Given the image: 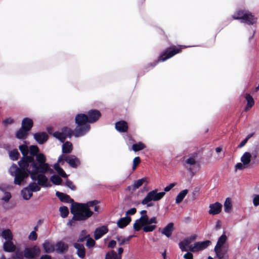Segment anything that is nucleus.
<instances>
[{
  "label": "nucleus",
  "instance_id": "nucleus-6",
  "mask_svg": "<svg viewBox=\"0 0 259 259\" xmlns=\"http://www.w3.org/2000/svg\"><path fill=\"white\" fill-rule=\"evenodd\" d=\"M157 191V189H155L148 193L146 196L142 200L141 203L143 205L147 204L148 207L153 206L154 204L150 202L151 201H159L165 194V192L158 193Z\"/></svg>",
  "mask_w": 259,
  "mask_h": 259
},
{
  "label": "nucleus",
  "instance_id": "nucleus-30",
  "mask_svg": "<svg viewBox=\"0 0 259 259\" xmlns=\"http://www.w3.org/2000/svg\"><path fill=\"white\" fill-rule=\"evenodd\" d=\"M252 163L256 164L259 162V144L256 146L252 153Z\"/></svg>",
  "mask_w": 259,
  "mask_h": 259
},
{
  "label": "nucleus",
  "instance_id": "nucleus-51",
  "mask_svg": "<svg viewBox=\"0 0 259 259\" xmlns=\"http://www.w3.org/2000/svg\"><path fill=\"white\" fill-rule=\"evenodd\" d=\"M86 233H87V232H86V231L85 230H82L81 232V233L80 234V236H79V238L77 240V242H83L85 240L86 238L89 237H90V235H88L86 236L85 235Z\"/></svg>",
  "mask_w": 259,
  "mask_h": 259
},
{
  "label": "nucleus",
  "instance_id": "nucleus-42",
  "mask_svg": "<svg viewBox=\"0 0 259 259\" xmlns=\"http://www.w3.org/2000/svg\"><path fill=\"white\" fill-rule=\"evenodd\" d=\"M146 148V145L142 142H139L138 143L134 144L132 146V150L135 152H138L143 150Z\"/></svg>",
  "mask_w": 259,
  "mask_h": 259
},
{
  "label": "nucleus",
  "instance_id": "nucleus-22",
  "mask_svg": "<svg viewBox=\"0 0 259 259\" xmlns=\"http://www.w3.org/2000/svg\"><path fill=\"white\" fill-rule=\"evenodd\" d=\"M87 207H85L84 204H79L77 203L73 202L71 207V212L74 214L77 212H80L82 210H84L85 209H88Z\"/></svg>",
  "mask_w": 259,
  "mask_h": 259
},
{
  "label": "nucleus",
  "instance_id": "nucleus-39",
  "mask_svg": "<svg viewBox=\"0 0 259 259\" xmlns=\"http://www.w3.org/2000/svg\"><path fill=\"white\" fill-rule=\"evenodd\" d=\"M54 167L60 176L64 178H66L67 177V174L63 170V169L60 166V165L58 163H55L54 164Z\"/></svg>",
  "mask_w": 259,
  "mask_h": 259
},
{
  "label": "nucleus",
  "instance_id": "nucleus-44",
  "mask_svg": "<svg viewBox=\"0 0 259 259\" xmlns=\"http://www.w3.org/2000/svg\"><path fill=\"white\" fill-rule=\"evenodd\" d=\"M197 156V153L195 152L193 153L191 157L188 158L186 161L185 163L190 165H195L196 163L195 160L196 157Z\"/></svg>",
  "mask_w": 259,
  "mask_h": 259
},
{
  "label": "nucleus",
  "instance_id": "nucleus-10",
  "mask_svg": "<svg viewBox=\"0 0 259 259\" xmlns=\"http://www.w3.org/2000/svg\"><path fill=\"white\" fill-rule=\"evenodd\" d=\"M19 149L23 155L19 163L29 164L30 162H33V159L31 157H28L29 149L27 145H21L19 146Z\"/></svg>",
  "mask_w": 259,
  "mask_h": 259
},
{
  "label": "nucleus",
  "instance_id": "nucleus-8",
  "mask_svg": "<svg viewBox=\"0 0 259 259\" xmlns=\"http://www.w3.org/2000/svg\"><path fill=\"white\" fill-rule=\"evenodd\" d=\"M64 161L67 162L73 168H76L80 164L79 159L73 155H66L62 154L59 156L58 162L61 163L63 164Z\"/></svg>",
  "mask_w": 259,
  "mask_h": 259
},
{
  "label": "nucleus",
  "instance_id": "nucleus-43",
  "mask_svg": "<svg viewBox=\"0 0 259 259\" xmlns=\"http://www.w3.org/2000/svg\"><path fill=\"white\" fill-rule=\"evenodd\" d=\"M20 156V154L17 149H13L9 151V157L10 159L13 161H15L18 159Z\"/></svg>",
  "mask_w": 259,
  "mask_h": 259
},
{
  "label": "nucleus",
  "instance_id": "nucleus-34",
  "mask_svg": "<svg viewBox=\"0 0 259 259\" xmlns=\"http://www.w3.org/2000/svg\"><path fill=\"white\" fill-rule=\"evenodd\" d=\"M247 10L239 9L237 10L233 15H232V18L234 20H242L244 15Z\"/></svg>",
  "mask_w": 259,
  "mask_h": 259
},
{
  "label": "nucleus",
  "instance_id": "nucleus-31",
  "mask_svg": "<svg viewBox=\"0 0 259 259\" xmlns=\"http://www.w3.org/2000/svg\"><path fill=\"white\" fill-rule=\"evenodd\" d=\"M214 251L218 259H223L227 252V249L224 247H220L217 249L214 247Z\"/></svg>",
  "mask_w": 259,
  "mask_h": 259
},
{
  "label": "nucleus",
  "instance_id": "nucleus-38",
  "mask_svg": "<svg viewBox=\"0 0 259 259\" xmlns=\"http://www.w3.org/2000/svg\"><path fill=\"white\" fill-rule=\"evenodd\" d=\"M146 182H147V178H146L134 181L133 183V191H135L137 189L139 188Z\"/></svg>",
  "mask_w": 259,
  "mask_h": 259
},
{
  "label": "nucleus",
  "instance_id": "nucleus-29",
  "mask_svg": "<svg viewBox=\"0 0 259 259\" xmlns=\"http://www.w3.org/2000/svg\"><path fill=\"white\" fill-rule=\"evenodd\" d=\"M42 247L45 252L47 253L53 252L55 250L54 245L48 240L44 242L42 244Z\"/></svg>",
  "mask_w": 259,
  "mask_h": 259
},
{
  "label": "nucleus",
  "instance_id": "nucleus-54",
  "mask_svg": "<svg viewBox=\"0 0 259 259\" xmlns=\"http://www.w3.org/2000/svg\"><path fill=\"white\" fill-rule=\"evenodd\" d=\"M95 241L92 238H90V237H88L87 240L86 245L89 248L93 247L95 245Z\"/></svg>",
  "mask_w": 259,
  "mask_h": 259
},
{
  "label": "nucleus",
  "instance_id": "nucleus-27",
  "mask_svg": "<svg viewBox=\"0 0 259 259\" xmlns=\"http://www.w3.org/2000/svg\"><path fill=\"white\" fill-rule=\"evenodd\" d=\"M241 161L243 163L244 165L248 166V164L251 162L252 163V155L249 152H246L241 157Z\"/></svg>",
  "mask_w": 259,
  "mask_h": 259
},
{
  "label": "nucleus",
  "instance_id": "nucleus-63",
  "mask_svg": "<svg viewBox=\"0 0 259 259\" xmlns=\"http://www.w3.org/2000/svg\"><path fill=\"white\" fill-rule=\"evenodd\" d=\"M253 203L255 206L259 205V195H257L254 197L253 200Z\"/></svg>",
  "mask_w": 259,
  "mask_h": 259
},
{
  "label": "nucleus",
  "instance_id": "nucleus-28",
  "mask_svg": "<svg viewBox=\"0 0 259 259\" xmlns=\"http://www.w3.org/2000/svg\"><path fill=\"white\" fill-rule=\"evenodd\" d=\"M131 220L130 217L120 218L117 223V226L120 228H124L130 223Z\"/></svg>",
  "mask_w": 259,
  "mask_h": 259
},
{
  "label": "nucleus",
  "instance_id": "nucleus-20",
  "mask_svg": "<svg viewBox=\"0 0 259 259\" xmlns=\"http://www.w3.org/2000/svg\"><path fill=\"white\" fill-rule=\"evenodd\" d=\"M56 195L58 197L61 202L66 203L74 202L73 199L71 198L70 196L66 194L57 191L56 193Z\"/></svg>",
  "mask_w": 259,
  "mask_h": 259
},
{
  "label": "nucleus",
  "instance_id": "nucleus-35",
  "mask_svg": "<svg viewBox=\"0 0 259 259\" xmlns=\"http://www.w3.org/2000/svg\"><path fill=\"white\" fill-rule=\"evenodd\" d=\"M227 237L225 233L223 234L218 239L217 244L215 246L216 249L220 247H223L224 244L226 243Z\"/></svg>",
  "mask_w": 259,
  "mask_h": 259
},
{
  "label": "nucleus",
  "instance_id": "nucleus-47",
  "mask_svg": "<svg viewBox=\"0 0 259 259\" xmlns=\"http://www.w3.org/2000/svg\"><path fill=\"white\" fill-rule=\"evenodd\" d=\"M60 215L63 218H66L69 214V210L67 207L63 206L59 208Z\"/></svg>",
  "mask_w": 259,
  "mask_h": 259
},
{
  "label": "nucleus",
  "instance_id": "nucleus-33",
  "mask_svg": "<svg viewBox=\"0 0 259 259\" xmlns=\"http://www.w3.org/2000/svg\"><path fill=\"white\" fill-rule=\"evenodd\" d=\"M28 135V132L21 127L16 133V137L18 139H26Z\"/></svg>",
  "mask_w": 259,
  "mask_h": 259
},
{
  "label": "nucleus",
  "instance_id": "nucleus-24",
  "mask_svg": "<svg viewBox=\"0 0 259 259\" xmlns=\"http://www.w3.org/2000/svg\"><path fill=\"white\" fill-rule=\"evenodd\" d=\"M74 247L77 249V254L80 258H83L85 255V249L83 244L75 243Z\"/></svg>",
  "mask_w": 259,
  "mask_h": 259
},
{
  "label": "nucleus",
  "instance_id": "nucleus-1",
  "mask_svg": "<svg viewBox=\"0 0 259 259\" xmlns=\"http://www.w3.org/2000/svg\"><path fill=\"white\" fill-rule=\"evenodd\" d=\"M40 164L36 166L33 163L30 167L28 170L31 179L33 181H37V184L44 187L51 186L48 184V179L45 175L48 172L50 173L53 172V170L50 167L49 163L42 164V162L40 161Z\"/></svg>",
  "mask_w": 259,
  "mask_h": 259
},
{
  "label": "nucleus",
  "instance_id": "nucleus-60",
  "mask_svg": "<svg viewBox=\"0 0 259 259\" xmlns=\"http://www.w3.org/2000/svg\"><path fill=\"white\" fill-rule=\"evenodd\" d=\"M11 197V195L10 192H6L5 194L4 197L2 198L3 200L6 202H8Z\"/></svg>",
  "mask_w": 259,
  "mask_h": 259
},
{
  "label": "nucleus",
  "instance_id": "nucleus-57",
  "mask_svg": "<svg viewBox=\"0 0 259 259\" xmlns=\"http://www.w3.org/2000/svg\"><path fill=\"white\" fill-rule=\"evenodd\" d=\"M28 238L31 240L35 241L37 238V234L35 231H33L29 234Z\"/></svg>",
  "mask_w": 259,
  "mask_h": 259
},
{
  "label": "nucleus",
  "instance_id": "nucleus-62",
  "mask_svg": "<svg viewBox=\"0 0 259 259\" xmlns=\"http://www.w3.org/2000/svg\"><path fill=\"white\" fill-rule=\"evenodd\" d=\"M137 209L136 208H132L128 210L126 212V214L127 215H134L136 213Z\"/></svg>",
  "mask_w": 259,
  "mask_h": 259
},
{
  "label": "nucleus",
  "instance_id": "nucleus-15",
  "mask_svg": "<svg viewBox=\"0 0 259 259\" xmlns=\"http://www.w3.org/2000/svg\"><path fill=\"white\" fill-rule=\"evenodd\" d=\"M210 209L208 213L210 214L215 215L219 214L222 210V205L219 202H216L214 203L209 205Z\"/></svg>",
  "mask_w": 259,
  "mask_h": 259
},
{
  "label": "nucleus",
  "instance_id": "nucleus-59",
  "mask_svg": "<svg viewBox=\"0 0 259 259\" xmlns=\"http://www.w3.org/2000/svg\"><path fill=\"white\" fill-rule=\"evenodd\" d=\"M235 170H242L245 168L247 167V166L244 165L243 163H237L235 165Z\"/></svg>",
  "mask_w": 259,
  "mask_h": 259
},
{
  "label": "nucleus",
  "instance_id": "nucleus-23",
  "mask_svg": "<svg viewBox=\"0 0 259 259\" xmlns=\"http://www.w3.org/2000/svg\"><path fill=\"white\" fill-rule=\"evenodd\" d=\"M244 98L247 101V104L244 108V111L247 112L254 105V101L252 97L248 93L245 94Z\"/></svg>",
  "mask_w": 259,
  "mask_h": 259
},
{
  "label": "nucleus",
  "instance_id": "nucleus-12",
  "mask_svg": "<svg viewBox=\"0 0 259 259\" xmlns=\"http://www.w3.org/2000/svg\"><path fill=\"white\" fill-rule=\"evenodd\" d=\"M257 18L255 17L250 12L247 11L244 15L242 22L249 25L256 24Z\"/></svg>",
  "mask_w": 259,
  "mask_h": 259
},
{
  "label": "nucleus",
  "instance_id": "nucleus-19",
  "mask_svg": "<svg viewBox=\"0 0 259 259\" xmlns=\"http://www.w3.org/2000/svg\"><path fill=\"white\" fill-rule=\"evenodd\" d=\"M21 124L22 128L29 132L33 127V122L31 119L25 117L22 120Z\"/></svg>",
  "mask_w": 259,
  "mask_h": 259
},
{
  "label": "nucleus",
  "instance_id": "nucleus-21",
  "mask_svg": "<svg viewBox=\"0 0 259 259\" xmlns=\"http://www.w3.org/2000/svg\"><path fill=\"white\" fill-rule=\"evenodd\" d=\"M174 230V224L169 223L163 229L161 233L169 238L171 236Z\"/></svg>",
  "mask_w": 259,
  "mask_h": 259
},
{
  "label": "nucleus",
  "instance_id": "nucleus-36",
  "mask_svg": "<svg viewBox=\"0 0 259 259\" xmlns=\"http://www.w3.org/2000/svg\"><path fill=\"white\" fill-rule=\"evenodd\" d=\"M188 193V190L187 189H185L181 191L176 197V203L177 204L180 203L183 201Z\"/></svg>",
  "mask_w": 259,
  "mask_h": 259
},
{
  "label": "nucleus",
  "instance_id": "nucleus-37",
  "mask_svg": "<svg viewBox=\"0 0 259 259\" xmlns=\"http://www.w3.org/2000/svg\"><path fill=\"white\" fill-rule=\"evenodd\" d=\"M132 237L133 236H130L127 238H123L122 236H118L116 237V239L118 242L119 245L122 246L124 244H128Z\"/></svg>",
  "mask_w": 259,
  "mask_h": 259
},
{
  "label": "nucleus",
  "instance_id": "nucleus-9",
  "mask_svg": "<svg viewBox=\"0 0 259 259\" xmlns=\"http://www.w3.org/2000/svg\"><path fill=\"white\" fill-rule=\"evenodd\" d=\"M40 252L39 247L34 245L32 247L26 248L24 251V256L27 259H35L39 256Z\"/></svg>",
  "mask_w": 259,
  "mask_h": 259
},
{
  "label": "nucleus",
  "instance_id": "nucleus-32",
  "mask_svg": "<svg viewBox=\"0 0 259 259\" xmlns=\"http://www.w3.org/2000/svg\"><path fill=\"white\" fill-rule=\"evenodd\" d=\"M73 150V146L71 142L67 141L64 142L62 146V152L64 154L70 153Z\"/></svg>",
  "mask_w": 259,
  "mask_h": 259
},
{
  "label": "nucleus",
  "instance_id": "nucleus-53",
  "mask_svg": "<svg viewBox=\"0 0 259 259\" xmlns=\"http://www.w3.org/2000/svg\"><path fill=\"white\" fill-rule=\"evenodd\" d=\"M141 160L140 157H136L133 160V170H135L137 166L140 163Z\"/></svg>",
  "mask_w": 259,
  "mask_h": 259
},
{
  "label": "nucleus",
  "instance_id": "nucleus-50",
  "mask_svg": "<svg viewBox=\"0 0 259 259\" xmlns=\"http://www.w3.org/2000/svg\"><path fill=\"white\" fill-rule=\"evenodd\" d=\"M105 259H118V255L115 251L112 250L106 253Z\"/></svg>",
  "mask_w": 259,
  "mask_h": 259
},
{
  "label": "nucleus",
  "instance_id": "nucleus-52",
  "mask_svg": "<svg viewBox=\"0 0 259 259\" xmlns=\"http://www.w3.org/2000/svg\"><path fill=\"white\" fill-rule=\"evenodd\" d=\"M156 228L155 225H146L143 227V230L145 232H150L153 231Z\"/></svg>",
  "mask_w": 259,
  "mask_h": 259
},
{
  "label": "nucleus",
  "instance_id": "nucleus-41",
  "mask_svg": "<svg viewBox=\"0 0 259 259\" xmlns=\"http://www.w3.org/2000/svg\"><path fill=\"white\" fill-rule=\"evenodd\" d=\"M2 236L7 241L13 240V234L9 229L4 230L2 233Z\"/></svg>",
  "mask_w": 259,
  "mask_h": 259
},
{
  "label": "nucleus",
  "instance_id": "nucleus-17",
  "mask_svg": "<svg viewBox=\"0 0 259 259\" xmlns=\"http://www.w3.org/2000/svg\"><path fill=\"white\" fill-rule=\"evenodd\" d=\"M56 251L60 254H63L68 250V245L62 241H58L56 244Z\"/></svg>",
  "mask_w": 259,
  "mask_h": 259
},
{
  "label": "nucleus",
  "instance_id": "nucleus-61",
  "mask_svg": "<svg viewBox=\"0 0 259 259\" xmlns=\"http://www.w3.org/2000/svg\"><path fill=\"white\" fill-rule=\"evenodd\" d=\"M176 185V183H173L169 184L168 186L165 187L164 188V191L165 192H168L170 191L173 187H174Z\"/></svg>",
  "mask_w": 259,
  "mask_h": 259
},
{
  "label": "nucleus",
  "instance_id": "nucleus-46",
  "mask_svg": "<svg viewBox=\"0 0 259 259\" xmlns=\"http://www.w3.org/2000/svg\"><path fill=\"white\" fill-rule=\"evenodd\" d=\"M232 209V203L230 198H226L224 203V210L226 212H229Z\"/></svg>",
  "mask_w": 259,
  "mask_h": 259
},
{
  "label": "nucleus",
  "instance_id": "nucleus-25",
  "mask_svg": "<svg viewBox=\"0 0 259 259\" xmlns=\"http://www.w3.org/2000/svg\"><path fill=\"white\" fill-rule=\"evenodd\" d=\"M211 242L210 240H205L204 241L196 242L195 243V247H196L197 251H200L204 250V249L208 247Z\"/></svg>",
  "mask_w": 259,
  "mask_h": 259
},
{
  "label": "nucleus",
  "instance_id": "nucleus-11",
  "mask_svg": "<svg viewBox=\"0 0 259 259\" xmlns=\"http://www.w3.org/2000/svg\"><path fill=\"white\" fill-rule=\"evenodd\" d=\"M93 212L90 208L85 209L80 212H77L73 214V220L76 221H84L91 217Z\"/></svg>",
  "mask_w": 259,
  "mask_h": 259
},
{
  "label": "nucleus",
  "instance_id": "nucleus-4",
  "mask_svg": "<svg viewBox=\"0 0 259 259\" xmlns=\"http://www.w3.org/2000/svg\"><path fill=\"white\" fill-rule=\"evenodd\" d=\"M75 122L77 125L74 130L75 137L83 136L90 131V125L89 124L90 123L88 116L87 114H77L75 117Z\"/></svg>",
  "mask_w": 259,
  "mask_h": 259
},
{
  "label": "nucleus",
  "instance_id": "nucleus-40",
  "mask_svg": "<svg viewBox=\"0 0 259 259\" xmlns=\"http://www.w3.org/2000/svg\"><path fill=\"white\" fill-rule=\"evenodd\" d=\"M21 194L23 198L25 200H29L32 196V193L27 187L21 191Z\"/></svg>",
  "mask_w": 259,
  "mask_h": 259
},
{
  "label": "nucleus",
  "instance_id": "nucleus-5",
  "mask_svg": "<svg viewBox=\"0 0 259 259\" xmlns=\"http://www.w3.org/2000/svg\"><path fill=\"white\" fill-rule=\"evenodd\" d=\"M39 149L36 145H31L29 148V155L28 157H31L33 159V162L29 163L30 167L34 163L36 166L40 164V161L42 162V164L47 163L46 162L47 158L45 155L42 153H39Z\"/></svg>",
  "mask_w": 259,
  "mask_h": 259
},
{
  "label": "nucleus",
  "instance_id": "nucleus-64",
  "mask_svg": "<svg viewBox=\"0 0 259 259\" xmlns=\"http://www.w3.org/2000/svg\"><path fill=\"white\" fill-rule=\"evenodd\" d=\"M185 259H193V255L191 252H188L184 255Z\"/></svg>",
  "mask_w": 259,
  "mask_h": 259
},
{
  "label": "nucleus",
  "instance_id": "nucleus-16",
  "mask_svg": "<svg viewBox=\"0 0 259 259\" xmlns=\"http://www.w3.org/2000/svg\"><path fill=\"white\" fill-rule=\"evenodd\" d=\"M108 232L107 226H102L96 229L94 232V238L96 240L101 238L104 235Z\"/></svg>",
  "mask_w": 259,
  "mask_h": 259
},
{
  "label": "nucleus",
  "instance_id": "nucleus-55",
  "mask_svg": "<svg viewBox=\"0 0 259 259\" xmlns=\"http://www.w3.org/2000/svg\"><path fill=\"white\" fill-rule=\"evenodd\" d=\"M99 203L98 200H95L93 201H91L88 202L86 204H84L85 205V207L89 208V207H92L96 205Z\"/></svg>",
  "mask_w": 259,
  "mask_h": 259
},
{
  "label": "nucleus",
  "instance_id": "nucleus-18",
  "mask_svg": "<svg viewBox=\"0 0 259 259\" xmlns=\"http://www.w3.org/2000/svg\"><path fill=\"white\" fill-rule=\"evenodd\" d=\"M116 130L120 133L126 132L128 130L127 123L124 120H120L115 123Z\"/></svg>",
  "mask_w": 259,
  "mask_h": 259
},
{
  "label": "nucleus",
  "instance_id": "nucleus-13",
  "mask_svg": "<svg viewBox=\"0 0 259 259\" xmlns=\"http://www.w3.org/2000/svg\"><path fill=\"white\" fill-rule=\"evenodd\" d=\"M89 123H92L97 121L101 117V112L96 109H92L88 112Z\"/></svg>",
  "mask_w": 259,
  "mask_h": 259
},
{
  "label": "nucleus",
  "instance_id": "nucleus-7",
  "mask_svg": "<svg viewBox=\"0 0 259 259\" xmlns=\"http://www.w3.org/2000/svg\"><path fill=\"white\" fill-rule=\"evenodd\" d=\"M53 136L61 143H64L66 138H71L74 136V131L67 126H64L61 128V132H55L53 134Z\"/></svg>",
  "mask_w": 259,
  "mask_h": 259
},
{
  "label": "nucleus",
  "instance_id": "nucleus-2",
  "mask_svg": "<svg viewBox=\"0 0 259 259\" xmlns=\"http://www.w3.org/2000/svg\"><path fill=\"white\" fill-rule=\"evenodd\" d=\"M187 47L184 45H170L166 48L159 55L158 59L153 63L148 64L146 69L149 70L150 68L154 67L159 62H164L172 58L176 55L182 52V50L186 49Z\"/></svg>",
  "mask_w": 259,
  "mask_h": 259
},
{
  "label": "nucleus",
  "instance_id": "nucleus-48",
  "mask_svg": "<svg viewBox=\"0 0 259 259\" xmlns=\"http://www.w3.org/2000/svg\"><path fill=\"white\" fill-rule=\"evenodd\" d=\"M27 188L29 189V190L31 191V193L32 192H37L40 190V188L34 182L29 184Z\"/></svg>",
  "mask_w": 259,
  "mask_h": 259
},
{
  "label": "nucleus",
  "instance_id": "nucleus-49",
  "mask_svg": "<svg viewBox=\"0 0 259 259\" xmlns=\"http://www.w3.org/2000/svg\"><path fill=\"white\" fill-rule=\"evenodd\" d=\"M145 226L143 222H140L139 219L136 220L135 224L133 225V228L135 231H139L144 226Z\"/></svg>",
  "mask_w": 259,
  "mask_h": 259
},
{
  "label": "nucleus",
  "instance_id": "nucleus-58",
  "mask_svg": "<svg viewBox=\"0 0 259 259\" xmlns=\"http://www.w3.org/2000/svg\"><path fill=\"white\" fill-rule=\"evenodd\" d=\"M66 185L72 190H75L76 189L75 186L73 184V182L70 180H67L66 181Z\"/></svg>",
  "mask_w": 259,
  "mask_h": 259
},
{
  "label": "nucleus",
  "instance_id": "nucleus-26",
  "mask_svg": "<svg viewBox=\"0 0 259 259\" xmlns=\"http://www.w3.org/2000/svg\"><path fill=\"white\" fill-rule=\"evenodd\" d=\"M3 248L5 251L12 252L15 250L16 247L13 243L12 240H7L4 243Z\"/></svg>",
  "mask_w": 259,
  "mask_h": 259
},
{
  "label": "nucleus",
  "instance_id": "nucleus-45",
  "mask_svg": "<svg viewBox=\"0 0 259 259\" xmlns=\"http://www.w3.org/2000/svg\"><path fill=\"white\" fill-rule=\"evenodd\" d=\"M50 180L52 182L56 185H60L62 182V179L57 175H54L52 176Z\"/></svg>",
  "mask_w": 259,
  "mask_h": 259
},
{
  "label": "nucleus",
  "instance_id": "nucleus-56",
  "mask_svg": "<svg viewBox=\"0 0 259 259\" xmlns=\"http://www.w3.org/2000/svg\"><path fill=\"white\" fill-rule=\"evenodd\" d=\"M139 219L140 221L143 222L145 225H148V216L147 215H142Z\"/></svg>",
  "mask_w": 259,
  "mask_h": 259
},
{
  "label": "nucleus",
  "instance_id": "nucleus-14",
  "mask_svg": "<svg viewBox=\"0 0 259 259\" xmlns=\"http://www.w3.org/2000/svg\"><path fill=\"white\" fill-rule=\"evenodd\" d=\"M33 137L39 144H44L49 139L48 135L44 132H38L34 134Z\"/></svg>",
  "mask_w": 259,
  "mask_h": 259
},
{
  "label": "nucleus",
  "instance_id": "nucleus-3",
  "mask_svg": "<svg viewBox=\"0 0 259 259\" xmlns=\"http://www.w3.org/2000/svg\"><path fill=\"white\" fill-rule=\"evenodd\" d=\"M18 164L20 167H18L16 164H13L9 171L12 176H15L14 183L20 185L22 182L29 176L28 170L30 169V165L19 162Z\"/></svg>",
  "mask_w": 259,
  "mask_h": 259
}]
</instances>
